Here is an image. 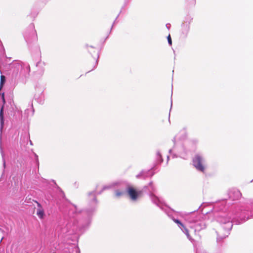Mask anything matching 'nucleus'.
Instances as JSON below:
<instances>
[{"label": "nucleus", "instance_id": "nucleus-1", "mask_svg": "<svg viewBox=\"0 0 253 253\" xmlns=\"http://www.w3.org/2000/svg\"><path fill=\"white\" fill-rule=\"evenodd\" d=\"M249 209L248 207L237 206L228 215V217L226 216L225 213H221L218 216L217 218V221L226 224L224 228L227 231V234L224 237H218L217 240H219L220 238H224L228 236L229 231L232 227V222L237 224H240L249 219L250 216H253L251 211H250V214H249Z\"/></svg>", "mask_w": 253, "mask_h": 253}, {"label": "nucleus", "instance_id": "nucleus-2", "mask_svg": "<svg viewBox=\"0 0 253 253\" xmlns=\"http://www.w3.org/2000/svg\"><path fill=\"white\" fill-rule=\"evenodd\" d=\"M148 190L150 192V197L152 202L158 207H160L162 210L164 211L170 217L172 220L177 224V226L181 229L182 232L185 234L189 240H191V238L189 234V231L184 225L178 219L174 218L173 217L171 216L169 210H168V208L165 206L163 200L153 194V192L155 191V188L152 182H150L149 183L148 186Z\"/></svg>", "mask_w": 253, "mask_h": 253}, {"label": "nucleus", "instance_id": "nucleus-3", "mask_svg": "<svg viewBox=\"0 0 253 253\" xmlns=\"http://www.w3.org/2000/svg\"><path fill=\"white\" fill-rule=\"evenodd\" d=\"M204 216L202 214L192 212L186 214L184 218L189 228L196 233L206 228L207 222L204 218Z\"/></svg>", "mask_w": 253, "mask_h": 253}, {"label": "nucleus", "instance_id": "nucleus-4", "mask_svg": "<svg viewBox=\"0 0 253 253\" xmlns=\"http://www.w3.org/2000/svg\"><path fill=\"white\" fill-rule=\"evenodd\" d=\"M178 137L177 135L175 138H174V147L172 149L169 150V152L171 153L172 152H174L177 153L179 157L186 159L187 156V150L184 147L183 144L181 141L176 142V138Z\"/></svg>", "mask_w": 253, "mask_h": 253}, {"label": "nucleus", "instance_id": "nucleus-5", "mask_svg": "<svg viewBox=\"0 0 253 253\" xmlns=\"http://www.w3.org/2000/svg\"><path fill=\"white\" fill-rule=\"evenodd\" d=\"M193 165L197 170L201 172H204L206 168V161L203 156L198 154H196L193 158Z\"/></svg>", "mask_w": 253, "mask_h": 253}, {"label": "nucleus", "instance_id": "nucleus-6", "mask_svg": "<svg viewBox=\"0 0 253 253\" xmlns=\"http://www.w3.org/2000/svg\"><path fill=\"white\" fill-rule=\"evenodd\" d=\"M126 191L132 201L137 200L141 196L142 194L141 191H137L131 186L126 187Z\"/></svg>", "mask_w": 253, "mask_h": 253}, {"label": "nucleus", "instance_id": "nucleus-7", "mask_svg": "<svg viewBox=\"0 0 253 253\" xmlns=\"http://www.w3.org/2000/svg\"><path fill=\"white\" fill-rule=\"evenodd\" d=\"M118 185V187H119L120 189L117 190L115 191V196L116 197L119 198L123 196L125 194L126 187L125 186L124 184L119 182Z\"/></svg>", "mask_w": 253, "mask_h": 253}, {"label": "nucleus", "instance_id": "nucleus-8", "mask_svg": "<svg viewBox=\"0 0 253 253\" xmlns=\"http://www.w3.org/2000/svg\"><path fill=\"white\" fill-rule=\"evenodd\" d=\"M241 193L238 189H233L229 194L230 197L233 200H237L241 197Z\"/></svg>", "mask_w": 253, "mask_h": 253}, {"label": "nucleus", "instance_id": "nucleus-9", "mask_svg": "<svg viewBox=\"0 0 253 253\" xmlns=\"http://www.w3.org/2000/svg\"><path fill=\"white\" fill-rule=\"evenodd\" d=\"M150 170H142L139 174H138L136 177L137 178L145 179L146 178L152 175V174H150Z\"/></svg>", "mask_w": 253, "mask_h": 253}, {"label": "nucleus", "instance_id": "nucleus-10", "mask_svg": "<svg viewBox=\"0 0 253 253\" xmlns=\"http://www.w3.org/2000/svg\"><path fill=\"white\" fill-rule=\"evenodd\" d=\"M38 208L37 209L36 214L40 218L42 219L44 216L43 209L42 208V207H41V205L39 203H38Z\"/></svg>", "mask_w": 253, "mask_h": 253}, {"label": "nucleus", "instance_id": "nucleus-11", "mask_svg": "<svg viewBox=\"0 0 253 253\" xmlns=\"http://www.w3.org/2000/svg\"><path fill=\"white\" fill-rule=\"evenodd\" d=\"M118 182H113L111 184L105 185L103 187L102 191L99 192V194H100L104 190L115 187L116 186L118 185Z\"/></svg>", "mask_w": 253, "mask_h": 253}, {"label": "nucleus", "instance_id": "nucleus-12", "mask_svg": "<svg viewBox=\"0 0 253 253\" xmlns=\"http://www.w3.org/2000/svg\"><path fill=\"white\" fill-rule=\"evenodd\" d=\"M4 120H3V112H0V133H1L2 129L3 127Z\"/></svg>", "mask_w": 253, "mask_h": 253}, {"label": "nucleus", "instance_id": "nucleus-13", "mask_svg": "<svg viewBox=\"0 0 253 253\" xmlns=\"http://www.w3.org/2000/svg\"><path fill=\"white\" fill-rule=\"evenodd\" d=\"M156 163L160 164L163 162L162 155L159 151H158L156 153Z\"/></svg>", "mask_w": 253, "mask_h": 253}, {"label": "nucleus", "instance_id": "nucleus-14", "mask_svg": "<svg viewBox=\"0 0 253 253\" xmlns=\"http://www.w3.org/2000/svg\"><path fill=\"white\" fill-rule=\"evenodd\" d=\"M89 196L90 197V198L92 200V204L95 205L96 204V199L95 198V192H92L89 193Z\"/></svg>", "mask_w": 253, "mask_h": 253}, {"label": "nucleus", "instance_id": "nucleus-15", "mask_svg": "<svg viewBox=\"0 0 253 253\" xmlns=\"http://www.w3.org/2000/svg\"><path fill=\"white\" fill-rule=\"evenodd\" d=\"M5 82V77L3 75L0 76V90L3 87V84Z\"/></svg>", "mask_w": 253, "mask_h": 253}, {"label": "nucleus", "instance_id": "nucleus-16", "mask_svg": "<svg viewBox=\"0 0 253 253\" xmlns=\"http://www.w3.org/2000/svg\"><path fill=\"white\" fill-rule=\"evenodd\" d=\"M73 232H75L77 231V229L78 228H80V226L79 225H76V223L74 222V221H73Z\"/></svg>", "mask_w": 253, "mask_h": 253}, {"label": "nucleus", "instance_id": "nucleus-17", "mask_svg": "<svg viewBox=\"0 0 253 253\" xmlns=\"http://www.w3.org/2000/svg\"><path fill=\"white\" fill-rule=\"evenodd\" d=\"M78 211V208L76 206H73V209L70 211V213H74V212H77Z\"/></svg>", "mask_w": 253, "mask_h": 253}, {"label": "nucleus", "instance_id": "nucleus-18", "mask_svg": "<svg viewBox=\"0 0 253 253\" xmlns=\"http://www.w3.org/2000/svg\"><path fill=\"white\" fill-rule=\"evenodd\" d=\"M168 42L170 44V45H171L172 44V41H171V37H170V35H169L168 37Z\"/></svg>", "mask_w": 253, "mask_h": 253}, {"label": "nucleus", "instance_id": "nucleus-19", "mask_svg": "<svg viewBox=\"0 0 253 253\" xmlns=\"http://www.w3.org/2000/svg\"><path fill=\"white\" fill-rule=\"evenodd\" d=\"M1 156H2V159H3V166L4 167H5V160H4V154H3V152L2 150H1Z\"/></svg>", "mask_w": 253, "mask_h": 253}, {"label": "nucleus", "instance_id": "nucleus-20", "mask_svg": "<svg viewBox=\"0 0 253 253\" xmlns=\"http://www.w3.org/2000/svg\"><path fill=\"white\" fill-rule=\"evenodd\" d=\"M74 251L76 252V253H80V251H79V249L78 248V247H75L74 248Z\"/></svg>", "mask_w": 253, "mask_h": 253}, {"label": "nucleus", "instance_id": "nucleus-21", "mask_svg": "<svg viewBox=\"0 0 253 253\" xmlns=\"http://www.w3.org/2000/svg\"><path fill=\"white\" fill-rule=\"evenodd\" d=\"M34 155L36 157V161H37V163L38 164H39V161H38V156L36 154L34 153Z\"/></svg>", "mask_w": 253, "mask_h": 253}, {"label": "nucleus", "instance_id": "nucleus-22", "mask_svg": "<svg viewBox=\"0 0 253 253\" xmlns=\"http://www.w3.org/2000/svg\"><path fill=\"white\" fill-rule=\"evenodd\" d=\"M182 134H184V137H185L186 136V132H185V130H183L182 132Z\"/></svg>", "mask_w": 253, "mask_h": 253}, {"label": "nucleus", "instance_id": "nucleus-23", "mask_svg": "<svg viewBox=\"0 0 253 253\" xmlns=\"http://www.w3.org/2000/svg\"><path fill=\"white\" fill-rule=\"evenodd\" d=\"M2 100H3V102H5V99H4V93H2Z\"/></svg>", "mask_w": 253, "mask_h": 253}, {"label": "nucleus", "instance_id": "nucleus-24", "mask_svg": "<svg viewBox=\"0 0 253 253\" xmlns=\"http://www.w3.org/2000/svg\"><path fill=\"white\" fill-rule=\"evenodd\" d=\"M3 106H2V107H1V109H0V111H3Z\"/></svg>", "mask_w": 253, "mask_h": 253}, {"label": "nucleus", "instance_id": "nucleus-25", "mask_svg": "<svg viewBox=\"0 0 253 253\" xmlns=\"http://www.w3.org/2000/svg\"><path fill=\"white\" fill-rule=\"evenodd\" d=\"M251 204L252 205H253V201H252V202H251Z\"/></svg>", "mask_w": 253, "mask_h": 253}, {"label": "nucleus", "instance_id": "nucleus-26", "mask_svg": "<svg viewBox=\"0 0 253 253\" xmlns=\"http://www.w3.org/2000/svg\"><path fill=\"white\" fill-rule=\"evenodd\" d=\"M88 224H89V223H90V221H89V219H88Z\"/></svg>", "mask_w": 253, "mask_h": 253}, {"label": "nucleus", "instance_id": "nucleus-27", "mask_svg": "<svg viewBox=\"0 0 253 253\" xmlns=\"http://www.w3.org/2000/svg\"><path fill=\"white\" fill-rule=\"evenodd\" d=\"M71 226V225H70V224H69L68 225V226H67V227H69V226Z\"/></svg>", "mask_w": 253, "mask_h": 253}, {"label": "nucleus", "instance_id": "nucleus-28", "mask_svg": "<svg viewBox=\"0 0 253 253\" xmlns=\"http://www.w3.org/2000/svg\"><path fill=\"white\" fill-rule=\"evenodd\" d=\"M167 159H168V160H169V156H168Z\"/></svg>", "mask_w": 253, "mask_h": 253}]
</instances>
